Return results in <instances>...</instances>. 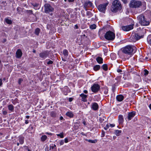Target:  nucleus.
Returning <instances> with one entry per match:
<instances>
[{"mask_svg": "<svg viewBox=\"0 0 151 151\" xmlns=\"http://www.w3.org/2000/svg\"><path fill=\"white\" fill-rule=\"evenodd\" d=\"M122 133V131L119 130H116L114 132V134L117 136L120 135Z\"/></svg>", "mask_w": 151, "mask_h": 151, "instance_id": "nucleus-23", "label": "nucleus"}, {"mask_svg": "<svg viewBox=\"0 0 151 151\" xmlns=\"http://www.w3.org/2000/svg\"><path fill=\"white\" fill-rule=\"evenodd\" d=\"M63 132H61L60 134H57V135L58 137H60L61 138H63L64 137Z\"/></svg>", "mask_w": 151, "mask_h": 151, "instance_id": "nucleus-34", "label": "nucleus"}, {"mask_svg": "<svg viewBox=\"0 0 151 151\" xmlns=\"http://www.w3.org/2000/svg\"><path fill=\"white\" fill-rule=\"evenodd\" d=\"M108 3H105L103 4L99 5L97 7L99 11L102 12L104 13L106 9V7Z\"/></svg>", "mask_w": 151, "mask_h": 151, "instance_id": "nucleus-8", "label": "nucleus"}, {"mask_svg": "<svg viewBox=\"0 0 151 151\" xmlns=\"http://www.w3.org/2000/svg\"><path fill=\"white\" fill-rule=\"evenodd\" d=\"M32 5L35 7L37 8L39 5V4L37 3H32Z\"/></svg>", "mask_w": 151, "mask_h": 151, "instance_id": "nucleus-36", "label": "nucleus"}, {"mask_svg": "<svg viewBox=\"0 0 151 151\" xmlns=\"http://www.w3.org/2000/svg\"><path fill=\"white\" fill-rule=\"evenodd\" d=\"M122 30L125 31H129L133 28V25H129L126 26H123L122 27Z\"/></svg>", "mask_w": 151, "mask_h": 151, "instance_id": "nucleus-11", "label": "nucleus"}, {"mask_svg": "<svg viewBox=\"0 0 151 151\" xmlns=\"http://www.w3.org/2000/svg\"><path fill=\"white\" fill-rule=\"evenodd\" d=\"M74 0H68V1L70 2H73Z\"/></svg>", "mask_w": 151, "mask_h": 151, "instance_id": "nucleus-62", "label": "nucleus"}, {"mask_svg": "<svg viewBox=\"0 0 151 151\" xmlns=\"http://www.w3.org/2000/svg\"><path fill=\"white\" fill-rule=\"evenodd\" d=\"M84 92L85 93H88V91L86 90H85L84 91Z\"/></svg>", "mask_w": 151, "mask_h": 151, "instance_id": "nucleus-60", "label": "nucleus"}, {"mask_svg": "<svg viewBox=\"0 0 151 151\" xmlns=\"http://www.w3.org/2000/svg\"><path fill=\"white\" fill-rule=\"evenodd\" d=\"M21 8L19 7H18L17 9V11L18 12H19L20 11Z\"/></svg>", "mask_w": 151, "mask_h": 151, "instance_id": "nucleus-45", "label": "nucleus"}, {"mask_svg": "<svg viewBox=\"0 0 151 151\" xmlns=\"http://www.w3.org/2000/svg\"><path fill=\"white\" fill-rule=\"evenodd\" d=\"M122 8L120 2L118 0H115L112 2V5L111 8V10L113 13H116L118 10H120Z\"/></svg>", "mask_w": 151, "mask_h": 151, "instance_id": "nucleus-2", "label": "nucleus"}, {"mask_svg": "<svg viewBox=\"0 0 151 151\" xmlns=\"http://www.w3.org/2000/svg\"><path fill=\"white\" fill-rule=\"evenodd\" d=\"M137 19L139 23L143 26H147L149 25L151 21V14L150 13L149 17L147 18L143 14L139 15L137 17Z\"/></svg>", "mask_w": 151, "mask_h": 151, "instance_id": "nucleus-1", "label": "nucleus"}, {"mask_svg": "<svg viewBox=\"0 0 151 151\" xmlns=\"http://www.w3.org/2000/svg\"><path fill=\"white\" fill-rule=\"evenodd\" d=\"M83 8L86 11L89 8L93 6L92 3L89 1H87L83 4Z\"/></svg>", "mask_w": 151, "mask_h": 151, "instance_id": "nucleus-9", "label": "nucleus"}, {"mask_svg": "<svg viewBox=\"0 0 151 151\" xmlns=\"http://www.w3.org/2000/svg\"><path fill=\"white\" fill-rule=\"evenodd\" d=\"M50 116L52 117H55L56 116V113L54 111H52L50 113Z\"/></svg>", "mask_w": 151, "mask_h": 151, "instance_id": "nucleus-33", "label": "nucleus"}, {"mask_svg": "<svg viewBox=\"0 0 151 151\" xmlns=\"http://www.w3.org/2000/svg\"><path fill=\"white\" fill-rule=\"evenodd\" d=\"M63 54L66 57H67L68 55V51L66 50H64L63 51Z\"/></svg>", "mask_w": 151, "mask_h": 151, "instance_id": "nucleus-32", "label": "nucleus"}, {"mask_svg": "<svg viewBox=\"0 0 151 151\" xmlns=\"http://www.w3.org/2000/svg\"><path fill=\"white\" fill-rule=\"evenodd\" d=\"M29 123V121L28 120H26L25 121V123L26 124H28Z\"/></svg>", "mask_w": 151, "mask_h": 151, "instance_id": "nucleus-58", "label": "nucleus"}, {"mask_svg": "<svg viewBox=\"0 0 151 151\" xmlns=\"http://www.w3.org/2000/svg\"><path fill=\"white\" fill-rule=\"evenodd\" d=\"M65 143H67L68 142V139L67 138L65 139Z\"/></svg>", "mask_w": 151, "mask_h": 151, "instance_id": "nucleus-52", "label": "nucleus"}, {"mask_svg": "<svg viewBox=\"0 0 151 151\" xmlns=\"http://www.w3.org/2000/svg\"><path fill=\"white\" fill-rule=\"evenodd\" d=\"M100 68V66L99 65H95L93 67V69L95 71H97Z\"/></svg>", "mask_w": 151, "mask_h": 151, "instance_id": "nucleus-27", "label": "nucleus"}, {"mask_svg": "<svg viewBox=\"0 0 151 151\" xmlns=\"http://www.w3.org/2000/svg\"><path fill=\"white\" fill-rule=\"evenodd\" d=\"M49 55V52L46 51L41 52L39 54L40 57L43 59H45Z\"/></svg>", "mask_w": 151, "mask_h": 151, "instance_id": "nucleus-12", "label": "nucleus"}, {"mask_svg": "<svg viewBox=\"0 0 151 151\" xmlns=\"http://www.w3.org/2000/svg\"><path fill=\"white\" fill-rule=\"evenodd\" d=\"M118 121L119 124H122L124 122V118L122 115H119L118 116Z\"/></svg>", "mask_w": 151, "mask_h": 151, "instance_id": "nucleus-16", "label": "nucleus"}, {"mask_svg": "<svg viewBox=\"0 0 151 151\" xmlns=\"http://www.w3.org/2000/svg\"><path fill=\"white\" fill-rule=\"evenodd\" d=\"M6 39H4V40H3V43H4L5 42H6Z\"/></svg>", "mask_w": 151, "mask_h": 151, "instance_id": "nucleus-63", "label": "nucleus"}, {"mask_svg": "<svg viewBox=\"0 0 151 151\" xmlns=\"http://www.w3.org/2000/svg\"><path fill=\"white\" fill-rule=\"evenodd\" d=\"M147 41L149 44L151 45V35H149L147 37Z\"/></svg>", "mask_w": 151, "mask_h": 151, "instance_id": "nucleus-26", "label": "nucleus"}, {"mask_svg": "<svg viewBox=\"0 0 151 151\" xmlns=\"http://www.w3.org/2000/svg\"><path fill=\"white\" fill-rule=\"evenodd\" d=\"M16 57L17 58H20L22 55V52L21 50L20 49H19L17 50L16 53Z\"/></svg>", "mask_w": 151, "mask_h": 151, "instance_id": "nucleus-15", "label": "nucleus"}, {"mask_svg": "<svg viewBox=\"0 0 151 151\" xmlns=\"http://www.w3.org/2000/svg\"><path fill=\"white\" fill-rule=\"evenodd\" d=\"M47 138V136L45 135H44L41 137V139L42 142H44L46 139Z\"/></svg>", "mask_w": 151, "mask_h": 151, "instance_id": "nucleus-29", "label": "nucleus"}, {"mask_svg": "<svg viewBox=\"0 0 151 151\" xmlns=\"http://www.w3.org/2000/svg\"><path fill=\"white\" fill-rule=\"evenodd\" d=\"M115 84H114V85H113L112 86V89L113 91H114V90L115 89Z\"/></svg>", "mask_w": 151, "mask_h": 151, "instance_id": "nucleus-47", "label": "nucleus"}, {"mask_svg": "<svg viewBox=\"0 0 151 151\" xmlns=\"http://www.w3.org/2000/svg\"><path fill=\"white\" fill-rule=\"evenodd\" d=\"M80 96L82 98V100L84 102H86L87 101V100L86 98L87 96L86 95L84 94L83 93L81 94Z\"/></svg>", "mask_w": 151, "mask_h": 151, "instance_id": "nucleus-18", "label": "nucleus"}, {"mask_svg": "<svg viewBox=\"0 0 151 151\" xmlns=\"http://www.w3.org/2000/svg\"><path fill=\"white\" fill-rule=\"evenodd\" d=\"M86 15L88 18H90L93 16V14L90 11H87L86 12Z\"/></svg>", "mask_w": 151, "mask_h": 151, "instance_id": "nucleus-31", "label": "nucleus"}, {"mask_svg": "<svg viewBox=\"0 0 151 151\" xmlns=\"http://www.w3.org/2000/svg\"><path fill=\"white\" fill-rule=\"evenodd\" d=\"M64 141L63 140H61L60 142V145H63L64 144Z\"/></svg>", "mask_w": 151, "mask_h": 151, "instance_id": "nucleus-42", "label": "nucleus"}, {"mask_svg": "<svg viewBox=\"0 0 151 151\" xmlns=\"http://www.w3.org/2000/svg\"><path fill=\"white\" fill-rule=\"evenodd\" d=\"M149 107L150 109L151 110V104H150V105H149Z\"/></svg>", "mask_w": 151, "mask_h": 151, "instance_id": "nucleus-64", "label": "nucleus"}, {"mask_svg": "<svg viewBox=\"0 0 151 151\" xmlns=\"http://www.w3.org/2000/svg\"><path fill=\"white\" fill-rule=\"evenodd\" d=\"M73 98H69V101L70 102L71 101L73 100Z\"/></svg>", "mask_w": 151, "mask_h": 151, "instance_id": "nucleus-57", "label": "nucleus"}, {"mask_svg": "<svg viewBox=\"0 0 151 151\" xmlns=\"http://www.w3.org/2000/svg\"><path fill=\"white\" fill-rule=\"evenodd\" d=\"M5 22L8 24H11L12 23V22L10 19H9L8 18H6L5 19Z\"/></svg>", "mask_w": 151, "mask_h": 151, "instance_id": "nucleus-24", "label": "nucleus"}, {"mask_svg": "<svg viewBox=\"0 0 151 151\" xmlns=\"http://www.w3.org/2000/svg\"><path fill=\"white\" fill-rule=\"evenodd\" d=\"M46 134H47L50 135H52V134L51 133L46 132Z\"/></svg>", "mask_w": 151, "mask_h": 151, "instance_id": "nucleus-56", "label": "nucleus"}, {"mask_svg": "<svg viewBox=\"0 0 151 151\" xmlns=\"http://www.w3.org/2000/svg\"><path fill=\"white\" fill-rule=\"evenodd\" d=\"M2 84V80L1 79H0V86Z\"/></svg>", "mask_w": 151, "mask_h": 151, "instance_id": "nucleus-55", "label": "nucleus"}, {"mask_svg": "<svg viewBox=\"0 0 151 151\" xmlns=\"http://www.w3.org/2000/svg\"><path fill=\"white\" fill-rule=\"evenodd\" d=\"M102 69L106 71L108 70L107 65L106 64H104L102 66Z\"/></svg>", "mask_w": 151, "mask_h": 151, "instance_id": "nucleus-30", "label": "nucleus"}, {"mask_svg": "<svg viewBox=\"0 0 151 151\" xmlns=\"http://www.w3.org/2000/svg\"><path fill=\"white\" fill-rule=\"evenodd\" d=\"M142 5L141 1L135 0L131 1L129 4L130 7L133 8H138Z\"/></svg>", "mask_w": 151, "mask_h": 151, "instance_id": "nucleus-5", "label": "nucleus"}, {"mask_svg": "<svg viewBox=\"0 0 151 151\" xmlns=\"http://www.w3.org/2000/svg\"><path fill=\"white\" fill-rule=\"evenodd\" d=\"M88 141L89 142L93 143H95L97 142L96 140H92L91 139H89Z\"/></svg>", "mask_w": 151, "mask_h": 151, "instance_id": "nucleus-38", "label": "nucleus"}, {"mask_svg": "<svg viewBox=\"0 0 151 151\" xmlns=\"http://www.w3.org/2000/svg\"><path fill=\"white\" fill-rule=\"evenodd\" d=\"M40 29L39 28H36L35 30V34L37 35H38L40 32Z\"/></svg>", "mask_w": 151, "mask_h": 151, "instance_id": "nucleus-28", "label": "nucleus"}, {"mask_svg": "<svg viewBox=\"0 0 151 151\" xmlns=\"http://www.w3.org/2000/svg\"><path fill=\"white\" fill-rule=\"evenodd\" d=\"M100 86L99 85L96 83L94 84L91 87V90L93 92L96 93L100 89Z\"/></svg>", "mask_w": 151, "mask_h": 151, "instance_id": "nucleus-10", "label": "nucleus"}, {"mask_svg": "<svg viewBox=\"0 0 151 151\" xmlns=\"http://www.w3.org/2000/svg\"><path fill=\"white\" fill-rule=\"evenodd\" d=\"M8 107L9 111L11 112H13L14 110V106L12 104H10L8 106Z\"/></svg>", "mask_w": 151, "mask_h": 151, "instance_id": "nucleus-22", "label": "nucleus"}, {"mask_svg": "<svg viewBox=\"0 0 151 151\" xmlns=\"http://www.w3.org/2000/svg\"><path fill=\"white\" fill-rule=\"evenodd\" d=\"M122 0L125 4H126L127 3V0Z\"/></svg>", "mask_w": 151, "mask_h": 151, "instance_id": "nucleus-54", "label": "nucleus"}, {"mask_svg": "<svg viewBox=\"0 0 151 151\" xmlns=\"http://www.w3.org/2000/svg\"><path fill=\"white\" fill-rule=\"evenodd\" d=\"M136 47L128 45L123 48V52L126 54L132 55Z\"/></svg>", "mask_w": 151, "mask_h": 151, "instance_id": "nucleus-3", "label": "nucleus"}, {"mask_svg": "<svg viewBox=\"0 0 151 151\" xmlns=\"http://www.w3.org/2000/svg\"><path fill=\"white\" fill-rule=\"evenodd\" d=\"M44 12L45 13H49L54 10V8L48 3L45 4L44 5Z\"/></svg>", "mask_w": 151, "mask_h": 151, "instance_id": "nucleus-6", "label": "nucleus"}, {"mask_svg": "<svg viewBox=\"0 0 151 151\" xmlns=\"http://www.w3.org/2000/svg\"><path fill=\"white\" fill-rule=\"evenodd\" d=\"M144 36L143 35L141 34V32H140L138 33L132 34L131 36V38L133 39V41L134 42H136L141 38L143 37Z\"/></svg>", "mask_w": 151, "mask_h": 151, "instance_id": "nucleus-7", "label": "nucleus"}, {"mask_svg": "<svg viewBox=\"0 0 151 151\" xmlns=\"http://www.w3.org/2000/svg\"><path fill=\"white\" fill-rule=\"evenodd\" d=\"M96 60L97 62L99 64H101L103 63V58L101 57H97L96 59Z\"/></svg>", "mask_w": 151, "mask_h": 151, "instance_id": "nucleus-20", "label": "nucleus"}, {"mask_svg": "<svg viewBox=\"0 0 151 151\" xmlns=\"http://www.w3.org/2000/svg\"><path fill=\"white\" fill-rule=\"evenodd\" d=\"M22 81V80L21 78H20L18 80V83L20 85L21 84V82Z\"/></svg>", "mask_w": 151, "mask_h": 151, "instance_id": "nucleus-46", "label": "nucleus"}, {"mask_svg": "<svg viewBox=\"0 0 151 151\" xmlns=\"http://www.w3.org/2000/svg\"><path fill=\"white\" fill-rule=\"evenodd\" d=\"M96 28V25L95 24H93L90 26V28L92 29H94Z\"/></svg>", "mask_w": 151, "mask_h": 151, "instance_id": "nucleus-37", "label": "nucleus"}, {"mask_svg": "<svg viewBox=\"0 0 151 151\" xmlns=\"http://www.w3.org/2000/svg\"><path fill=\"white\" fill-rule=\"evenodd\" d=\"M45 150H47V151H49V150H50L49 149V148L47 146V147H46L45 149Z\"/></svg>", "mask_w": 151, "mask_h": 151, "instance_id": "nucleus-53", "label": "nucleus"}, {"mask_svg": "<svg viewBox=\"0 0 151 151\" xmlns=\"http://www.w3.org/2000/svg\"><path fill=\"white\" fill-rule=\"evenodd\" d=\"M109 127V125L108 124H107L106 125V127H104V129L105 130H106L108 129Z\"/></svg>", "mask_w": 151, "mask_h": 151, "instance_id": "nucleus-48", "label": "nucleus"}, {"mask_svg": "<svg viewBox=\"0 0 151 151\" xmlns=\"http://www.w3.org/2000/svg\"><path fill=\"white\" fill-rule=\"evenodd\" d=\"M47 64L48 65H49L50 64H52L53 63V61L51 60H49L47 62Z\"/></svg>", "mask_w": 151, "mask_h": 151, "instance_id": "nucleus-44", "label": "nucleus"}, {"mask_svg": "<svg viewBox=\"0 0 151 151\" xmlns=\"http://www.w3.org/2000/svg\"><path fill=\"white\" fill-rule=\"evenodd\" d=\"M91 108L94 110H97L99 109V105L96 103L94 102L92 103Z\"/></svg>", "mask_w": 151, "mask_h": 151, "instance_id": "nucleus-14", "label": "nucleus"}, {"mask_svg": "<svg viewBox=\"0 0 151 151\" xmlns=\"http://www.w3.org/2000/svg\"><path fill=\"white\" fill-rule=\"evenodd\" d=\"M144 75L145 76H146L149 73L148 71L146 69H145L144 70Z\"/></svg>", "mask_w": 151, "mask_h": 151, "instance_id": "nucleus-40", "label": "nucleus"}, {"mask_svg": "<svg viewBox=\"0 0 151 151\" xmlns=\"http://www.w3.org/2000/svg\"><path fill=\"white\" fill-rule=\"evenodd\" d=\"M105 38L108 40H113L115 38V34L111 31L107 32L104 35Z\"/></svg>", "mask_w": 151, "mask_h": 151, "instance_id": "nucleus-4", "label": "nucleus"}, {"mask_svg": "<svg viewBox=\"0 0 151 151\" xmlns=\"http://www.w3.org/2000/svg\"><path fill=\"white\" fill-rule=\"evenodd\" d=\"M108 89H106L105 90V91H104V93L105 95H107L108 93Z\"/></svg>", "mask_w": 151, "mask_h": 151, "instance_id": "nucleus-43", "label": "nucleus"}, {"mask_svg": "<svg viewBox=\"0 0 151 151\" xmlns=\"http://www.w3.org/2000/svg\"><path fill=\"white\" fill-rule=\"evenodd\" d=\"M110 126L111 127H114L115 126V124H110Z\"/></svg>", "mask_w": 151, "mask_h": 151, "instance_id": "nucleus-61", "label": "nucleus"}, {"mask_svg": "<svg viewBox=\"0 0 151 151\" xmlns=\"http://www.w3.org/2000/svg\"><path fill=\"white\" fill-rule=\"evenodd\" d=\"M29 15H31V14H32V10H26L25 11Z\"/></svg>", "mask_w": 151, "mask_h": 151, "instance_id": "nucleus-35", "label": "nucleus"}, {"mask_svg": "<svg viewBox=\"0 0 151 151\" xmlns=\"http://www.w3.org/2000/svg\"><path fill=\"white\" fill-rule=\"evenodd\" d=\"M105 132H104V130H102V132H101V137H103L105 136Z\"/></svg>", "mask_w": 151, "mask_h": 151, "instance_id": "nucleus-41", "label": "nucleus"}, {"mask_svg": "<svg viewBox=\"0 0 151 151\" xmlns=\"http://www.w3.org/2000/svg\"><path fill=\"white\" fill-rule=\"evenodd\" d=\"M51 148L52 149H53L54 148H55V149L56 150V149H57L56 145L55 144L53 145V146H50V150Z\"/></svg>", "mask_w": 151, "mask_h": 151, "instance_id": "nucleus-39", "label": "nucleus"}, {"mask_svg": "<svg viewBox=\"0 0 151 151\" xmlns=\"http://www.w3.org/2000/svg\"><path fill=\"white\" fill-rule=\"evenodd\" d=\"M75 28L76 29H78V26L77 24L75 25Z\"/></svg>", "mask_w": 151, "mask_h": 151, "instance_id": "nucleus-59", "label": "nucleus"}, {"mask_svg": "<svg viewBox=\"0 0 151 151\" xmlns=\"http://www.w3.org/2000/svg\"><path fill=\"white\" fill-rule=\"evenodd\" d=\"M19 140L20 144L22 145L24 142V137L22 136H20L19 137Z\"/></svg>", "mask_w": 151, "mask_h": 151, "instance_id": "nucleus-19", "label": "nucleus"}, {"mask_svg": "<svg viewBox=\"0 0 151 151\" xmlns=\"http://www.w3.org/2000/svg\"><path fill=\"white\" fill-rule=\"evenodd\" d=\"M3 111V113L4 115H6L7 114V112L6 111Z\"/></svg>", "mask_w": 151, "mask_h": 151, "instance_id": "nucleus-49", "label": "nucleus"}, {"mask_svg": "<svg viewBox=\"0 0 151 151\" xmlns=\"http://www.w3.org/2000/svg\"><path fill=\"white\" fill-rule=\"evenodd\" d=\"M124 96L122 95H119L116 97V99L118 101H121L124 99Z\"/></svg>", "mask_w": 151, "mask_h": 151, "instance_id": "nucleus-17", "label": "nucleus"}, {"mask_svg": "<svg viewBox=\"0 0 151 151\" xmlns=\"http://www.w3.org/2000/svg\"><path fill=\"white\" fill-rule=\"evenodd\" d=\"M117 71L118 73H121L122 72V70L120 69H117Z\"/></svg>", "mask_w": 151, "mask_h": 151, "instance_id": "nucleus-51", "label": "nucleus"}, {"mask_svg": "<svg viewBox=\"0 0 151 151\" xmlns=\"http://www.w3.org/2000/svg\"><path fill=\"white\" fill-rule=\"evenodd\" d=\"M66 115L70 118H72L74 116L73 114L71 111L67 112L66 113Z\"/></svg>", "mask_w": 151, "mask_h": 151, "instance_id": "nucleus-21", "label": "nucleus"}, {"mask_svg": "<svg viewBox=\"0 0 151 151\" xmlns=\"http://www.w3.org/2000/svg\"><path fill=\"white\" fill-rule=\"evenodd\" d=\"M106 119V118L104 116L102 117H100L99 118V120L100 123H102Z\"/></svg>", "mask_w": 151, "mask_h": 151, "instance_id": "nucleus-25", "label": "nucleus"}, {"mask_svg": "<svg viewBox=\"0 0 151 151\" xmlns=\"http://www.w3.org/2000/svg\"><path fill=\"white\" fill-rule=\"evenodd\" d=\"M135 112L134 111L128 113L127 116L128 120H131L135 116Z\"/></svg>", "mask_w": 151, "mask_h": 151, "instance_id": "nucleus-13", "label": "nucleus"}, {"mask_svg": "<svg viewBox=\"0 0 151 151\" xmlns=\"http://www.w3.org/2000/svg\"><path fill=\"white\" fill-rule=\"evenodd\" d=\"M25 149V150H28L29 149L28 147L27 146H24L23 147Z\"/></svg>", "mask_w": 151, "mask_h": 151, "instance_id": "nucleus-50", "label": "nucleus"}]
</instances>
